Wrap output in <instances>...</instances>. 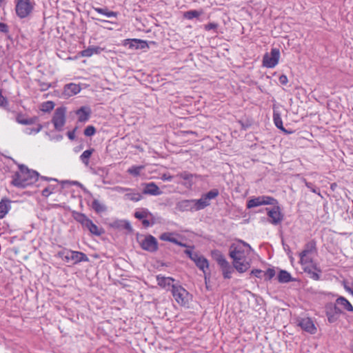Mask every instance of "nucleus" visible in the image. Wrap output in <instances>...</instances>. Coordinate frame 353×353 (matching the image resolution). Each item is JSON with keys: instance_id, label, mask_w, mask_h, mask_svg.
<instances>
[{"instance_id": "obj_39", "label": "nucleus", "mask_w": 353, "mask_h": 353, "mask_svg": "<svg viewBox=\"0 0 353 353\" xmlns=\"http://www.w3.org/2000/svg\"><path fill=\"white\" fill-rule=\"evenodd\" d=\"M202 14V12L192 10H189L184 13V17L188 19H192L194 18L199 17Z\"/></svg>"}, {"instance_id": "obj_12", "label": "nucleus", "mask_w": 353, "mask_h": 353, "mask_svg": "<svg viewBox=\"0 0 353 353\" xmlns=\"http://www.w3.org/2000/svg\"><path fill=\"white\" fill-rule=\"evenodd\" d=\"M266 210H268V215L270 218L269 221L272 224L276 225L283 219V215L280 212V208L279 206H274L271 209L266 208Z\"/></svg>"}, {"instance_id": "obj_38", "label": "nucleus", "mask_w": 353, "mask_h": 353, "mask_svg": "<svg viewBox=\"0 0 353 353\" xmlns=\"http://www.w3.org/2000/svg\"><path fill=\"white\" fill-rule=\"evenodd\" d=\"M144 168L143 165H134L128 170V172L134 176H137L140 174L141 171Z\"/></svg>"}, {"instance_id": "obj_21", "label": "nucleus", "mask_w": 353, "mask_h": 353, "mask_svg": "<svg viewBox=\"0 0 353 353\" xmlns=\"http://www.w3.org/2000/svg\"><path fill=\"white\" fill-rule=\"evenodd\" d=\"M194 203V211H198L205 208L210 205V203L206 199L201 196L199 199H192Z\"/></svg>"}, {"instance_id": "obj_16", "label": "nucleus", "mask_w": 353, "mask_h": 353, "mask_svg": "<svg viewBox=\"0 0 353 353\" xmlns=\"http://www.w3.org/2000/svg\"><path fill=\"white\" fill-rule=\"evenodd\" d=\"M157 284L163 289H166L167 290H170V288H172V285H174V282L175 279L172 277L170 276H164L161 274H159L157 276Z\"/></svg>"}, {"instance_id": "obj_63", "label": "nucleus", "mask_w": 353, "mask_h": 353, "mask_svg": "<svg viewBox=\"0 0 353 353\" xmlns=\"http://www.w3.org/2000/svg\"><path fill=\"white\" fill-rule=\"evenodd\" d=\"M63 88L68 89V88H81L79 85L75 84V83H68L65 84L63 87Z\"/></svg>"}, {"instance_id": "obj_49", "label": "nucleus", "mask_w": 353, "mask_h": 353, "mask_svg": "<svg viewBox=\"0 0 353 353\" xmlns=\"http://www.w3.org/2000/svg\"><path fill=\"white\" fill-rule=\"evenodd\" d=\"M303 181L305 184L306 187L310 189L312 192L317 193L318 189L316 188V186L310 182H307L305 179H303Z\"/></svg>"}, {"instance_id": "obj_15", "label": "nucleus", "mask_w": 353, "mask_h": 353, "mask_svg": "<svg viewBox=\"0 0 353 353\" xmlns=\"http://www.w3.org/2000/svg\"><path fill=\"white\" fill-rule=\"evenodd\" d=\"M243 248L239 245L232 244L230 248L229 255L232 260L245 259Z\"/></svg>"}, {"instance_id": "obj_10", "label": "nucleus", "mask_w": 353, "mask_h": 353, "mask_svg": "<svg viewBox=\"0 0 353 353\" xmlns=\"http://www.w3.org/2000/svg\"><path fill=\"white\" fill-rule=\"evenodd\" d=\"M326 316L327 321L330 323H335L339 317V315L343 313V311L336 304H329L326 306Z\"/></svg>"}, {"instance_id": "obj_26", "label": "nucleus", "mask_w": 353, "mask_h": 353, "mask_svg": "<svg viewBox=\"0 0 353 353\" xmlns=\"http://www.w3.org/2000/svg\"><path fill=\"white\" fill-rule=\"evenodd\" d=\"M278 281L281 283H286L294 281L291 274L286 270H280L277 276Z\"/></svg>"}, {"instance_id": "obj_33", "label": "nucleus", "mask_w": 353, "mask_h": 353, "mask_svg": "<svg viewBox=\"0 0 353 353\" xmlns=\"http://www.w3.org/2000/svg\"><path fill=\"white\" fill-rule=\"evenodd\" d=\"M94 152V149H89L85 150L80 156L81 161L85 165H88L89 163V159Z\"/></svg>"}, {"instance_id": "obj_11", "label": "nucleus", "mask_w": 353, "mask_h": 353, "mask_svg": "<svg viewBox=\"0 0 353 353\" xmlns=\"http://www.w3.org/2000/svg\"><path fill=\"white\" fill-rule=\"evenodd\" d=\"M177 178L183 179L185 181L183 185L188 188H191L194 184V179H201V176L196 174H191L187 171L181 172L176 174Z\"/></svg>"}, {"instance_id": "obj_13", "label": "nucleus", "mask_w": 353, "mask_h": 353, "mask_svg": "<svg viewBox=\"0 0 353 353\" xmlns=\"http://www.w3.org/2000/svg\"><path fill=\"white\" fill-rule=\"evenodd\" d=\"M142 185L143 186V194H144L158 196L163 193L160 188L154 182L144 183Z\"/></svg>"}, {"instance_id": "obj_58", "label": "nucleus", "mask_w": 353, "mask_h": 353, "mask_svg": "<svg viewBox=\"0 0 353 353\" xmlns=\"http://www.w3.org/2000/svg\"><path fill=\"white\" fill-rule=\"evenodd\" d=\"M122 224H123V229L126 230L128 232H132V228L129 221H125V222L123 223Z\"/></svg>"}, {"instance_id": "obj_36", "label": "nucleus", "mask_w": 353, "mask_h": 353, "mask_svg": "<svg viewBox=\"0 0 353 353\" xmlns=\"http://www.w3.org/2000/svg\"><path fill=\"white\" fill-rule=\"evenodd\" d=\"M261 196H258L252 199H250L247 202V208H252L259 205H262Z\"/></svg>"}, {"instance_id": "obj_6", "label": "nucleus", "mask_w": 353, "mask_h": 353, "mask_svg": "<svg viewBox=\"0 0 353 353\" xmlns=\"http://www.w3.org/2000/svg\"><path fill=\"white\" fill-rule=\"evenodd\" d=\"M279 58V50L277 48H272L270 53L264 54L263 58V65L268 68H274L277 65Z\"/></svg>"}, {"instance_id": "obj_7", "label": "nucleus", "mask_w": 353, "mask_h": 353, "mask_svg": "<svg viewBox=\"0 0 353 353\" xmlns=\"http://www.w3.org/2000/svg\"><path fill=\"white\" fill-rule=\"evenodd\" d=\"M316 250V242L314 240L307 242L305 245L303 250L299 254L301 263L305 265L312 263V259L308 256V254Z\"/></svg>"}, {"instance_id": "obj_45", "label": "nucleus", "mask_w": 353, "mask_h": 353, "mask_svg": "<svg viewBox=\"0 0 353 353\" xmlns=\"http://www.w3.org/2000/svg\"><path fill=\"white\" fill-rule=\"evenodd\" d=\"M43 126L41 124H39L37 128H27L26 129V132L28 134H31L32 133L37 134L39 132L42 130Z\"/></svg>"}, {"instance_id": "obj_20", "label": "nucleus", "mask_w": 353, "mask_h": 353, "mask_svg": "<svg viewBox=\"0 0 353 353\" xmlns=\"http://www.w3.org/2000/svg\"><path fill=\"white\" fill-rule=\"evenodd\" d=\"M91 110L89 107L82 106L76 111V114L78 116V121L81 123H85L90 117Z\"/></svg>"}, {"instance_id": "obj_43", "label": "nucleus", "mask_w": 353, "mask_h": 353, "mask_svg": "<svg viewBox=\"0 0 353 353\" xmlns=\"http://www.w3.org/2000/svg\"><path fill=\"white\" fill-rule=\"evenodd\" d=\"M57 185H50L45 188L41 192V195L44 197L49 196L52 193H53Z\"/></svg>"}, {"instance_id": "obj_32", "label": "nucleus", "mask_w": 353, "mask_h": 353, "mask_svg": "<svg viewBox=\"0 0 353 353\" xmlns=\"http://www.w3.org/2000/svg\"><path fill=\"white\" fill-rule=\"evenodd\" d=\"M212 256L220 266L223 265V263H225L228 262L224 256L218 250L212 252Z\"/></svg>"}, {"instance_id": "obj_59", "label": "nucleus", "mask_w": 353, "mask_h": 353, "mask_svg": "<svg viewBox=\"0 0 353 353\" xmlns=\"http://www.w3.org/2000/svg\"><path fill=\"white\" fill-rule=\"evenodd\" d=\"M184 253L188 256V257L192 259L193 256H195V254L197 253L196 252H193L192 250L187 249L184 251Z\"/></svg>"}, {"instance_id": "obj_22", "label": "nucleus", "mask_w": 353, "mask_h": 353, "mask_svg": "<svg viewBox=\"0 0 353 353\" xmlns=\"http://www.w3.org/2000/svg\"><path fill=\"white\" fill-rule=\"evenodd\" d=\"M10 208V201L7 199H1L0 201V219L6 216Z\"/></svg>"}, {"instance_id": "obj_53", "label": "nucleus", "mask_w": 353, "mask_h": 353, "mask_svg": "<svg viewBox=\"0 0 353 353\" xmlns=\"http://www.w3.org/2000/svg\"><path fill=\"white\" fill-rule=\"evenodd\" d=\"M8 105V101L6 97L2 95L1 90H0V106L6 108Z\"/></svg>"}, {"instance_id": "obj_4", "label": "nucleus", "mask_w": 353, "mask_h": 353, "mask_svg": "<svg viewBox=\"0 0 353 353\" xmlns=\"http://www.w3.org/2000/svg\"><path fill=\"white\" fill-rule=\"evenodd\" d=\"M171 292L178 304L185 305L188 303L187 297L189 292L179 283V281L172 285Z\"/></svg>"}, {"instance_id": "obj_34", "label": "nucleus", "mask_w": 353, "mask_h": 353, "mask_svg": "<svg viewBox=\"0 0 353 353\" xmlns=\"http://www.w3.org/2000/svg\"><path fill=\"white\" fill-rule=\"evenodd\" d=\"M97 174L101 177V181L103 183H109L110 180L108 177V171L105 168H99L97 170Z\"/></svg>"}, {"instance_id": "obj_2", "label": "nucleus", "mask_w": 353, "mask_h": 353, "mask_svg": "<svg viewBox=\"0 0 353 353\" xmlns=\"http://www.w3.org/2000/svg\"><path fill=\"white\" fill-rule=\"evenodd\" d=\"M34 4L31 0H16L15 11L17 17L20 19L28 17L32 12Z\"/></svg>"}, {"instance_id": "obj_61", "label": "nucleus", "mask_w": 353, "mask_h": 353, "mask_svg": "<svg viewBox=\"0 0 353 353\" xmlns=\"http://www.w3.org/2000/svg\"><path fill=\"white\" fill-rule=\"evenodd\" d=\"M77 129V128L76 127L73 130L68 131L67 132V135L70 140H74L75 139V131Z\"/></svg>"}, {"instance_id": "obj_24", "label": "nucleus", "mask_w": 353, "mask_h": 353, "mask_svg": "<svg viewBox=\"0 0 353 353\" xmlns=\"http://www.w3.org/2000/svg\"><path fill=\"white\" fill-rule=\"evenodd\" d=\"M273 120H274V123L275 125L276 126V128H278L279 130H282L283 132H285L286 134L290 133V132H288L283 127L281 114L278 111L274 110Z\"/></svg>"}, {"instance_id": "obj_30", "label": "nucleus", "mask_w": 353, "mask_h": 353, "mask_svg": "<svg viewBox=\"0 0 353 353\" xmlns=\"http://www.w3.org/2000/svg\"><path fill=\"white\" fill-rule=\"evenodd\" d=\"M220 267L224 279H230L231 274L234 272V267H232L228 262L223 263V265Z\"/></svg>"}, {"instance_id": "obj_17", "label": "nucleus", "mask_w": 353, "mask_h": 353, "mask_svg": "<svg viewBox=\"0 0 353 353\" xmlns=\"http://www.w3.org/2000/svg\"><path fill=\"white\" fill-rule=\"evenodd\" d=\"M176 209L179 212L194 211L192 199H184L176 204Z\"/></svg>"}, {"instance_id": "obj_55", "label": "nucleus", "mask_w": 353, "mask_h": 353, "mask_svg": "<svg viewBox=\"0 0 353 353\" xmlns=\"http://www.w3.org/2000/svg\"><path fill=\"white\" fill-rule=\"evenodd\" d=\"M125 221H115L113 223H112V228H123V223H125Z\"/></svg>"}, {"instance_id": "obj_40", "label": "nucleus", "mask_w": 353, "mask_h": 353, "mask_svg": "<svg viewBox=\"0 0 353 353\" xmlns=\"http://www.w3.org/2000/svg\"><path fill=\"white\" fill-rule=\"evenodd\" d=\"M219 194V191L218 189H212L208 192L207 193L203 194V196L206 199L207 201H209L210 199H215Z\"/></svg>"}, {"instance_id": "obj_60", "label": "nucleus", "mask_w": 353, "mask_h": 353, "mask_svg": "<svg viewBox=\"0 0 353 353\" xmlns=\"http://www.w3.org/2000/svg\"><path fill=\"white\" fill-rule=\"evenodd\" d=\"M217 28V24L214 23H210L205 26L206 30H214Z\"/></svg>"}, {"instance_id": "obj_25", "label": "nucleus", "mask_w": 353, "mask_h": 353, "mask_svg": "<svg viewBox=\"0 0 353 353\" xmlns=\"http://www.w3.org/2000/svg\"><path fill=\"white\" fill-rule=\"evenodd\" d=\"M123 198L125 200H130L134 202H137L141 200L143 196L140 193L137 192L134 189H132V191L127 192Z\"/></svg>"}, {"instance_id": "obj_1", "label": "nucleus", "mask_w": 353, "mask_h": 353, "mask_svg": "<svg viewBox=\"0 0 353 353\" xmlns=\"http://www.w3.org/2000/svg\"><path fill=\"white\" fill-rule=\"evenodd\" d=\"M19 170L12 175L11 184L17 188H24L37 182L39 174L33 170H30L25 165H19Z\"/></svg>"}, {"instance_id": "obj_46", "label": "nucleus", "mask_w": 353, "mask_h": 353, "mask_svg": "<svg viewBox=\"0 0 353 353\" xmlns=\"http://www.w3.org/2000/svg\"><path fill=\"white\" fill-rule=\"evenodd\" d=\"M96 132V129L92 125H88L85 130H84V134L86 137H91L94 135Z\"/></svg>"}, {"instance_id": "obj_19", "label": "nucleus", "mask_w": 353, "mask_h": 353, "mask_svg": "<svg viewBox=\"0 0 353 353\" xmlns=\"http://www.w3.org/2000/svg\"><path fill=\"white\" fill-rule=\"evenodd\" d=\"M123 46H128L129 48L131 49H143L147 46V43L145 41L137 39H132L124 40Z\"/></svg>"}, {"instance_id": "obj_23", "label": "nucleus", "mask_w": 353, "mask_h": 353, "mask_svg": "<svg viewBox=\"0 0 353 353\" xmlns=\"http://www.w3.org/2000/svg\"><path fill=\"white\" fill-rule=\"evenodd\" d=\"M87 230H88L90 233L92 234H94L96 236H100L103 233H104V230L102 228L97 226L95 225L92 220H90L88 224L84 228Z\"/></svg>"}, {"instance_id": "obj_37", "label": "nucleus", "mask_w": 353, "mask_h": 353, "mask_svg": "<svg viewBox=\"0 0 353 353\" xmlns=\"http://www.w3.org/2000/svg\"><path fill=\"white\" fill-rule=\"evenodd\" d=\"M54 107V102L51 101H48L46 102H43L41 105V110L45 112H50L52 110H53Z\"/></svg>"}, {"instance_id": "obj_31", "label": "nucleus", "mask_w": 353, "mask_h": 353, "mask_svg": "<svg viewBox=\"0 0 353 353\" xmlns=\"http://www.w3.org/2000/svg\"><path fill=\"white\" fill-rule=\"evenodd\" d=\"M74 219L77 222L80 223L82 225L83 228H85V225L89 222V221L90 220L84 214L79 212L76 214V215L74 216Z\"/></svg>"}, {"instance_id": "obj_51", "label": "nucleus", "mask_w": 353, "mask_h": 353, "mask_svg": "<svg viewBox=\"0 0 353 353\" xmlns=\"http://www.w3.org/2000/svg\"><path fill=\"white\" fill-rule=\"evenodd\" d=\"M94 10L96 12H97L99 14H102L103 15H105L108 17H110V12L108 11V8H94Z\"/></svg>"}, {"instance_id": "obj_48", "label": "nucleus", "mask_w": 353, "mask_h": 353, "mask_svg": "<svg viewBox=\"0 0 353 353\" xmlns=\"http://www.w3.org/2000/svg\"><path fill=\"white\" fill-rule=\"evenodd\" d=\"M94 48L93 46L89 47L81 52V54L83 57H90L94 54Z\"/></svg>"}, {"instance_id": "obj_41", "label": "nucleus", "mask_w": 353, "mask_h": 353, "mask_svg": "<svg viewBox=\"0 0 353 353\" xmlns=\"http://www.w3.org/2000/svg\"><path fill=\"white\" fill-rule=\"evenodd\" d=\"M261 201L263 205H275L278 203L276 199L269 196H261Z\"/></svg>"}, {"instance_id": "obj_35", "label": "nucleus", "mask_w": 353, "mask_h": 353, "mask_svg": "<svg viewBox=\"0 0 353 353\" xmlns=\"http://www.w3.org/2000/svg\"><path fill=\"white\" fill-rule=\"evenodd\" d=\"M148 216H152V214L147 209H143L142 211H137L134 213V217L139 220L142 221Z\"/></svg>"}, {"instance_id": "obj_42", "label": "nucleus", "mask_w": 353, "mask_h": 353, "mask_svg": "<svg viewBox=\"0 0 353 353\" xmlns=\"http://www.w3.org/2000/svg\"><path fill=\"white\" fill-rule=\"evenodd\" d=\"M159 238L162 241H166L173 243H178V240L176 238L172 237L171 233L170 232L162 233Z\"/></svg>"}, {"instance_id": "obj_29", "label": "nucleus", "mask_w": 353, "mask_h": 353, "mask_svg": "<svg viewBox=\"0 0 353 353\" xmlns=\"http://www.w3.org/2000/svg\"><path fill=\"white\" fill-rule=\"evenodd\" d=\"M91 206L98 214H101L107 210V207L97 199L93 200Z\"/></svg>"}, {"instance_id": "obj_8", "label": "nucleus", "mask_w": 353, "mask_h": 353, "mask_svg": "<svg viewBox=\"0 0 353 353\" xmlns=\"http://www.w3.org/2000/svg\"><path fill=\"white\" fill-rule=\"evenodd\" d=\"M191 260L193 261L196 267L203 272L205 281L207 283L208 279H210L209 274L206 272V270L209 268L208 259L197 252L195 256H193Z\"/></svg>"}, {"instance_id": "obj_28", "label": "nucleus", "mask_w": 353, "mask_h": 353, "mask_svg": "<svg viewBox=\"0 0 353 353\" xmlns=\"http://www.w3.org/2000/svg\"><path fill=\"white\" fill-rule=\"evenodd\" d=\"M336 305H340L349 312H353V306L350 301L343 296H339L336 300Z\"/></svg>"}, {"instance_id": "obj_9", "label": "nucleus", "mask_w": 353, "mask_h": 353, "mask_svg": "<svg viewBox=\"0 0 353 353\" xmlns=\"http://www.w3.org/2000/svg\"><path fill=\"white\" fill-rule=\"evenodd\" d=\"M139 243L141 248L145 251L154 252L158 250L157 240L152 235H147Z\"/></svg>"}, {"instance_id": "obj_18", "label": "nucleus", "mask_w": 353, "mask_h": 353, "mask_svg": "<svg viewBox=\"0 0 353 353\" xmlns=\"http://www.w3.org/2000/svg\"><path fill=\"white\" fill-rule=\"evenodd\" d=\"M232 265L239 273L245 272L250 268V262L247 261L245 259L233 260Z\"/></svg>"}, {"instance_id": "obj_57", "label": "nucleus", "mask_w": 353, "mask_h": 353, "mask_svg": "<svg viewBox=\"0 0 353 353\" xmlns=\"http://www.w3.org/2000/svg\"><path fill=\"white\" fill-rule=\"evenodd\" d=\"M154 221H150V220L147 219V218H145L142 220V224L145 228H148L150 225H152L154 224Z\"/></svg>"}, {"instance_id": "obj_5", "label": "nucleus", "mask_w": 353, "mask_h": 353, "mask_svg": "<svg viewBox=\"0 0 353 353\" xmlns=\"http://www.w3.org/2000/svg\"><path fill=\"white\" fill-rule=\"evenodd\" d=\"M66 109L64 107L57 108L52 119V123L57 131L61 132L65 123Z\"/></svg>"}, {"instance_id": "obj_56", "label": "nucleus", "mask_w": 353, "mask_h": 353, "mask_svg": "<svg viewBox=\"0 0 353 353\" xmlns=\"http://www.w3.org/2000/svg\"><path fill=\"white\" fill-rule=\"evenodd\" d=\"M112 190H114V191H117L118 192H124L132 191V189H131V188H122V187H120V186H116V187L112 188Z\"/></svg>"}, {"instance_id": "obj_47", "label": "nucleus", "mask_w": 353, "mask_h": 353, "mask_svg": "<svg viewBox=\"0 0 353 353\" xmlns=\"http://www.w3.org/2000/svg\"><path fill=\"white\" fill-rule=\"evenodd\" d=\"M343 285L345 290L353 296V282L350 283L347 281H343Z\"/></svg>"}, {"instance_id": "obj_64", "label": "nucleus", "mask_w": 353, "mask_h": 353, "mask_svg": "<svg viewBox=\"0 0 353 353\" xmlns=\"http://www.w3.org/2000/svg\"><path fill=\"white\" fill-rule=\"evenodd\" d=\"M310 275V278H312V279H314L315 281H318L320 279V275H319V272L312 271Z\"/></svg>"}, {"instance_id": "obj_44", "label": "nucleus", "mask_w": 353, "mask_h": 353, "mask_svg": "<svg viewBox=\"0 0 353 353\" xmlns=\"http://www.w3.org/2000/svg\"><path fill=\"white\" fill-rule=\"evenodd\" d=\"M275 276V271L272 268H268L265 272H263V276L265 280L270 281Z\"/></svg>"}, {"instance_id": "obj_54", "label": "nucleus", "mask_w": 353, "mask_h": 353, "mask_svg": "<svg viewBox=\"0 0 353 353\" xmlns=\"http://www.w3.org/2000/svg\"><path fill=\"white\" fill-rule=\"evenodd\" d=\"M0 32L2 33L7 34L9 32V28L8 26L5 23L0 22Z\"/></svg>"}, {"instance_id": "obj_27", "label": "nucleus", "mask_w": 353, "mask_h": 353, "mask_svg": "<svg viewBox=\"0 0 353 353\" xmlns=\"http://www.w3.org/2000/svg\"><path fill=\"white\" fill-rule=\"evenodd\" d=\"M61 183L63 188H64V185L65 184L77 185V186L79 187L86 194H88L90 196H92V193L83 184H81L80 182H79L77 181L65 180V181H61Z\"/></svg>"}, {"instance_id": "obj_62", "label": "nucleus", "mask_w": 353, "mask_h": 353, "mask_svg": "<svg viewBox=\"0 0 353 353\" xmlns=\"http://www.w3.org/2000/svg\"><path fill=\"white\" fill-rule=\"evenodd\" d=\"M279 83L283 85H286V83H288V77L284 74L281 75L279 77Z\"/></svg>"}, {"instance_id": "obj_3", "label": "nucleus", "mask_w": 353, "mask_h": 353, "mask_svg": "<svg viewBox=\"0 0 353 353\" xmlns=\"http://www.w3.org/2000/svg\"><path fill=\"white\" fill-rule=\"evenodd\" d=\"M59 256L65 261L69 262L72 261L74 263H77L81 261H88L89 260L85 254L78 251L64 250L59 252Z\"/></svg>"}, {"instance_id": "obj_50", "label": "nucleus", "mask_w": 353, "mask_h": 353, "mask_svg": "<svg viewBox=\"0 0 353 353\" xmlns=\"http://www.w3.org/2000/svg\"><path fill=\"white\" fill-rule=\"evenodd\" d=\"M239 123L241 124V128L244 130L248 129L252 125V121L248 119L246 121L240 120Z\"/></svg>"}, {"instance_id": "obj_14", "label": "nucleus", "mask_w": 353, "mask_h": 353, "mask_svg": "<svg viewBox=\"0 0 353 353\" xmlns=\"http://www.w3.org/2000/svg\"><path fill=\"white\" fill-rule=\"evenodd\" d=\"M299 325L304 331L311 334H314L316 332V327L310 318H303L301 319L299 322Z\"/></svg>"}, {"instance_id": "obj_52", "label": "nucleus", "mask_w": 353, "mask_h": 353, "mask_svg": "<svg viewBox=\"0 0 353 353\" xmlns=\"http://www.w3.org/2000/svg\"><path fill=\"white\" fill-rule=\"evenodd\" d=\"M250 274L261 279L263 276V272L259 269H254L251 271Z\"/></svg>"}]
</instances>
